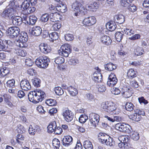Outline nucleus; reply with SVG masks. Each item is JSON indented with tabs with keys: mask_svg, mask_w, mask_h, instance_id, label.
<instances>
[{
	"mask_svg": "<svg viewBox=\"0 0 149 149\" xmlns=\"http://www.w3.org/2000/svg\"><path fill=\"white\" fill-rule=\"evenodd\" d=\"M98 7V4L96 2H94L93 3L86 6V8L88 10L95 11Z\"/></svg>",
	"mask_w": 149,
	"mask_h": 149,
	"instance_id": "obj_23",
	"label": "nucleus"
},
{
	"mask_svg": "<svg viewBox=\"0 0 149 149\" xmlns=\"http://www.w3.org/2000/svg\"><path fill=\"white\" fill-rule=\"evenodd\" d=\"M85 99L88 101H92L94 99V96L91 93H87L84 96Z\"/></svg>",
	"mask_w": 149,
	"mask_h": 149,
	"instance_id": "obj_57",
	"label": "nucleus"
},
{
	"mask_svg": "<svg viewBox=\"0 0 149 149\" xmlns=\"http://www.w3.org/2000/svg\"><path fill=\"white\" fill-rule=\"evenodd\" d=\"M123 90L124 91L123 93V95L124 97L126 98L130 97L133 93L132 89L129 87H125Z\"/></svg>",
	"mask_w": 149,
	"mask_h": 149,
	"instance_id": "obj_16",
	"label": "nucleus"
},
{
	"mask_svg": "<svg viewBox=\"0 0 149 149\" xmlns=\"http://www.w3.org/2000/svg\"><path fill=\"white\" fill-rule=\"evenodd\" d=\"M16 1L15 0L10 1L9 2V5L7 7L8 8H12L13 9H15V7L16 6L15 4Z\"/></svg>",
	"mask_w": 149,
	"mask_h": 149,
	"instance_id": "obj_61",
	"label": "nucleus"
},
{
	"mask_svg": "<svg viewBox=\"0 0 149 149\" xmlns=\"http://www.w3.org/2000/svg\"><path fill=\"white\" fill-rule=\"evenodd\" d=\"M115 128L120 132L130 134L132 131L130 126L127 124L120 123L116 124L115 125Z\"/></svg>",
	"mask_w": 149,
	"mask_h": 149,
	"instance_id": "obj_5",
	"label": "nucleus"
},
{
	"mask_svg": "<svg viewBox=\"0 0 149 149\" xmlns=\"http://www.w3.org/2000/svg\"><path fill=\"white\" fill-rule=\"evenodd\" d=\"M141 116L139 115L136 113V112L134 111V113L131 115L130 116V118L133 120H135L136 121H138L140 120Z\"/></svg>",
	"mask_w": 149,
	"mask_h": 149,
	"instance_id": "obj_47",
	"label": "nucleus"
},
{
	"mask_svg": "<svg viewBox=\"0 0 149 149\" xmlns=\"http://www.w3.org/2000/svg\"><path fill=\"white\" fill-rule=\"evenodd\" d=\"M15 53L18 56L24 57L27 54V52L25 50L20 49H17L15 50Z\"/></svg>",
	"mask_w": 149,
	"mask_h": 149,
	"instance_id": "obj_34",
	"label": "nucleus"
},
{
	"mask_svg": "<svg viewBox=\"0 0 149 149\" xmlns=\"http://www.w3.org/2000/svg\"><path fill=\"white\" fill-rule=\"evenodd\" d=\"M134 106L131 102H127L125 105V108L127 111H131L134 109Z\"/></svg>",
	"mask_w": 149,
	"mask_h": 149,
	"instance_id": "obj_45",
	"label": "nucleus"
},
{
	"mask_svg": "<svg viewBox=\"0 0 149 149\" xmlns=\"http://www.w3.org/2000/svg\"><path fill=\"white\" fill-rule=\"evenodd\" d=\"M49 14L47 13H45L43 14L40 18V21L43 22H45L47 21L49 18H50Z\"/></svg>",
	"mask_w": 149,
	"mask_h": 149,
	"instance_id": "obj_43",
	"label": "nucleus"
},
{
	"mask_svg": "<svg viewBox=\"0 0 149 149\" xmlns=\"http://www.w3.org/2000/svg\"><path fill=\"white\" fill-rule=\"evenodd\" d=\"M57 126L55 122L53 121L47 127V132L49 133H53Z\"/></svg>",
	"mask_w": 149,
	"mask_h": 149,
	"instance_id": "obj_24",
	"label": "nucleus"
},
{
	"mask_svg": "<svg viewBox=\"0 0 149 149\" xmlns=\"http://www.w3.org/2000/svg\"><path fill=\"white\" fill-rule=\"evenodd\" d=\"M123 34L120 32H118L115 34V37L116 40L119 42H120L122 39Z\"/></svg>",
	"mask_w": 149,
	"mask_h": 149,
	"instance_id": "obj_44",
	"label": "nucleus"
},
{
	"mask_svg": "<svg viewBox=\"0 0 149 149\" xmlns=\"http://www.w3.org/2000/svg\"><path fill=\"white\" fill-rule=\"evenodd\" d=\"M134 52L136 55L139 56L143 54V51L142 48L137 47L134 49Z\"/></svg>",
	"mask_w": 149,
	"mask_h": 149,
	"instance_id": "obj_48",
	"label": "nucleus"
},
{
	"mask_svg": "<svg viewBox=\"0 0 149 149\" xmlns=\"http://www.w3.org/2000/svg\"><path fill=\"white\" fill-rule=\"evenodd\" d=\"M25 63L26 65L29 66H32L33 63V62L32 61L31 59L29 58L26 59L25 60Z\"/></svg>",
	"mask_w": 149,
	"mask_h": 149,
	"instance_id": "obj_63",
	"label": "nucleus"
},
{
	"mask_svg": "<svg viewBox=\"0 0 149 149\" xmlns=\"http://www.w3.org/2000/svg\"><path fill=\"white\" fill-rule=\"evenodd\" d=\"M62 115L65 120L68 122L71 121L73 119V115L72 113L69 110H65L63 113Z\"/></svg>",
	"mask_w": 149,
	"mask_h": 149,
	"instance_id": "obj_11",
	"label": "nucleus"
},
{
	"mask_svg": "<svg viewBox=\"0 0 149 149\" xmlns=\"http://www.w3.org/2000/svg\"><path fill=\"white\" fill-rule=\"evenodd\" d=\"M109 136L106 134L104 133H100L98 135L100 142L104 144L105 143V140H107Z\"/></svg>",
	"mask_w": 149,
	"mask_h": 149,
	"instance_id": "obj_29",
	"label": "nucleus"
},
{
	"mask_svg": "<svg viewBox=\"0 0 149 149\" xmlns=\"http://www.w3.org/2000/svg\"><path fill=\"white\" fill-rule=\"evenodd\" d=\"M106 26L107 28L109 29V31H112L115 29L117 26L114 22L110 21L107 23Z\"/></svg>",
	"mask_w": 149,
	"mask_h": 149,
	"instance_id": "obj_25",
	"label": "nucleus"
},
{
	"mask_svg": "<svg viewBox=\"0 0 149 149\" xmlns=\"http://www.w3.org/2000/svg\"><path fill=\"white\" fill-rule=\"evenodd\" d=\"M61 27V24L59 23L54 24L53 25V29L57 31Z\"/></svg>",
	"mask_w": 149,
	"mask_h": 149,
	"instance_id": "obj_62",
	"label": "nucleus"
},
{
	"mask_svg": "<svg viewBox=\"0 0 149 149\" xmlns=\"http://www.w3.org/2000/svg\"><path fill=\"white\" fill-rule=\"evenodd\" d=\"M39 127L38 125H36L33 127L31 125L29 127V132L30 134L34 135L36 132L39 131Z\"/></svg>",
	"mask_w": 149,
	"mask_h": 149,
	"instance_id": "obj_31",
	"label": "nucleus"
},
{
	"mask_svg": "<svg viewBox=\"0 0 149 149\" xmlns=\"http://www.w3.org/2000/svg\"><path fill=\"white\" fill-rule=\"evenodd\" d=\"M114 19V22L120 24H122L125 21L124 16L121 14L115 15Z\"/></svg>",
	"mask_w": 149,
	"mask_h": 149,
	"instance_id": "obj_20",
	"label": "nucleus"
},
{
	"mask_svg": "<svg viewBox=\"0 0 149 149\" xmlns=\"http://www.w3.org/2000/svg\"><path fill=\"white\" fill-rule=\"evenodd\" d=\"M83 146L85 149H93V146L91 143L89 141L86 140L84 142Z\"/></svg>",
	"mask_w": 149,
	"mask_h": 149,
	"instance_id": "obj_35",
	"label": "nucleus"
},
{
	"mask_svg": "<svg viewBox=\"0 0 149 149\" xmlns=\"http://www.w3.org/2000/svg\"><path fill=\"white\" fill-rule=\"evenodd\" d=\"M8 41L7 40H0V51L3 50L5 51L8 47Z\"/></svg>",
	"mask_w": 149,
	"mask_h": 149,
	"instance_id": "obj_27",
	"label": "nucleus"
},
{
	"mask_svg": "<svg viewBox=\"0 0 149 149\" xmlns=\"http://www.w3.org/2000/svg\"><path fill=\"white\" fill-rule=\"evenodd\" d=\"M49 61V59L47 57L44 56L37 58L35 63L38 67L45 69L48 66Z\"/></svg>",
	"mask_w": 149,
	"mask_h": 149,
	"instance_id": "obj_3",
	"label": "nucleus"
},
{
	"mask_svg": "<svg viewBox=\"0 0 149 149\" xmlns=\"http://www.w3.org/2000/svg\"><path fill=\"white\" fill-rule=\"evenodd\" d=\"M15 81L13 79L10 80L6 82V85L8 87L13 88L15 86Z\"/></svg>",
	"mask_w": 149,
	"mask_h": 149,
	"instance_id": "obj_51",
	"label": "nucleus"
},
{
	"mask_svg": "<svg viewBox=\"0 0 149 149\" xmlns=\"http://www.w3.org/2000/svg\"><path fill=\"white\" fill-rule=\"evenodd\" d=\"M128 9L129 11L132 12L135 11L136 9V7L133 4H129Z\"/></svg>",
	"mask_w": 149,
	"mask_h": 149,
	"instance_id": "obj_60",
	"label": "nucleus"
},
{
	"mask_svg": "<svg viewBox=\"0 0 149 149\" xmlns=\"http://www.w3.org/2000/svg\"><path fill=\"white\" fill-rule=\"evenodd\" d=\"M13 25L15 26H20L22 23L23 17L22 18L18 16H13L10 18Z\"/></svg>",
	"mask_w": 149,
	"mask_h": 149,
	"instance_id": "obj_15",
	"label": "nucleus"
},
{
	"mask_svg": "<svg viewBox=\"0 0 149 149\" xmlns=\"http://www.w3.org/2000/svg\"><path fill=\"white\" fill-rule=\"evenodd\" d=\"M49 37L51 39V41L52 42L54 40H55L57 39L58 38V33L55 32L50 33L49 34Z\"/></svg>",
	"mask_w": 149,
	"mask_h": 149,
	"instance_id": "obj_38",
	"label": "nucleus"
},
{
	"mask_svg": "<svg viewBox=\"0 0 149 149\" xmlns=\"http://www.w3.org/2000/svg\"><path fill=\"white\" fill-rule=\"evenodd\" d=\"M104 66L106 70L109 71L115 70L117 67L116 65L111 62L105 64Z\"/></svg>",
	"mask_w": 149,
	"mask_h": 149,
	"instance_id": "obj_26",
	"label": "nucleus"
},
{
	"mask_svg": "<svg viewBox=\"0 0 149 149\" xmlns=\"http://www.w3.org/2000/svg\"><path fill=\"white\" fill-rule=\"evenodd\" d=\"M41 51L45 54H47L50 52L51 49L49 46L44 43H41L39 46Z\"/></svg>",
	"mask_w": 149,
	"mask_h": 149,
	"instance_id": "obj_17",
	"label": "nucleus"
},
{
	"mask_svg": "<svg viewBox=\"0 0 149 149\" xmlns=\"http://www.w3.org/2000/svg\"><path fill=\"white\" fill-rule=\"evenodd\" d=\"M68 91L69 94L72 96H76L78 93L77 89L74 86H72L69 87Z\"/></svg>",
	"mask_w": 149,
	"mask_h": 149,
	"instance_id": "obj_28",
	"label": "nucleus"
},
{
	"mask_svg": "<svg viewBox=\"0 0 149 149\" xmlns=\"http://www.w3.org/2000/svg\"><path fill=\"white\" fill-rule=\"evenodd\" d=\"M45 103L47 105L50 106H55L57 104V102L55 100L52 99L46 100Z\"/></svg>",
	"mask_w": 149,
	"mask_h": 149,
	"instance_id": "obj_40",
	"label": "nucleus"
},
{
	"mask_svg": "<svg viewBox=\"0 0 149 149\" xmlns=\"http://www.w3.org/2000/svg\"><path fill=\"white\" fill-rule=\"evenodd\" d=\"M100 40L102 43L107 45H109L110 44L112 41L110 37L106 35L101 36Z\"/></svg>",
	"mask_w": 149,
	"mask_h": 149,
	"instance_id": "obj_19",
	"label": "nucleus"
},
{
	"mask_svg": "<svg viewBox=\"0 0 149 149\" xmlns=\"http://www.w3.org/2000/svg\"><path fill=\"white\" fill-rule=\"evenodd\" d=\"M124 31L126 34L130 36L134 34L135 33L134 30L131 29H128L127 28H126L124 29Z\"/></svg>",
	"mask_w": 149,
	"mask_h": 149,
	"instance_id": "obj_53",
	"label": "nucleus"
},
{
	"mask_svg": "<svg viewBox=\"0 0 149 149\" xmlns=\"http://www.w3.org/2000/svg\"><path fill=\"white\" fill-rule=\"evenodd\" d=\"M19 38L22 41H23V42H26L28 40V37L27 33H23V34H21V36H19Z\"/></svg>",
	"mask_w": 149,
	"mask_h": 149,
	"instance_id": "obj_52",
	"label": "nucleus"
},
{
	"mask_svg": "<svg viewBox=\"0 0 149 149\" xmlns=\"http://www.w3.org/2000/svg\"><path fill=\"white\" fill-rule=\"evenodd\" d=\"M63 16L59 13H51L50 15V20L52 22L59 21L62 19Z\"/></svg>",
	"mask_w": 149,
	"mask_h": 149,
	"instance_id": "obj_18",
	"label": "nucleus"
},
{
	"mask_svg": "<svg viewBox=\"0 0 149 149\" xmlns=\"http://www.w3.org/2000/svg\"><path fill=\"white\" fill-rule=\"evenodd\" d=\"M97 88L99 91L101 92H104L106 89V86L103 85H99L97 86Z\"/></svg>",
	"mask_w": 149,
	"mask_h": 149,
	"instance_id": "obj_58",
	"label": "nucleus"
},
{
	"mask_svg": "<svg viewBox=\"0 0 149 149\" xmlns=\"http://www.w3.org/2000/svg\"><path fill=\"white\" fill-rule=\"evenodd\" d=\"M42 30L41 28L38 26L34 27L32 29L31 33L36 36L40 35L41 33Z\"/></svg>",
	"mask_w": 149,
	"mask_h": 149,
	"instance_id": "obj_22",
	"label": "nucleus"
},
{
	"mask_svg": "<svg viewBox=\"0 0 149 149\" xmlns=\"http://www.w3.org/2000/svg\"><path fill=\"white\" fill-rule=\"evenodd\" d=\"M8 36L10 38H13L17 37L19 34L20 29L17 27H12L8 29Z\"/></svg>",
	"mask_w": 149,
	"mask_h": 149,
	"instance_id": "obj_9",
	"label": "nucleus"
},
{
	"mask_svg": "<svg viewBox=\"0 0 149 149\" xmlns=\"http://www.w3.org/2000/svg\"><path fill=\"white\" fill-rule=\"evenodd\" d=\"M37 20V17L33 15L29 17L27 15L23 16V22L25 24L33 25L34 24Z\"/></svg>",
	"mask_w": 149,
	"mask_h": 149,
	"instance_id": "obj_8",
	"label": "nucleus"
},
{
	"mask_svg": "<svg viewBox=\"0 0 149 149\" xmlns=\"http://www.w3.org/2000/svg\"><path fill=\"white\" fill-rule=\"evenodd\" d=\"M71 51L70 45L65 44L61 47V49L58 50V52L60 55L66 57H68Z\"/></svg>",
	"mask_w": 149,
	"mask_h": 149,
	"instance_id": "obj_7",
	"label": "nucleus"
},
{
	"mask_svg": "<svg viewBox=\"0 0 149 149\" xmlns=\"http://www.w3.org/2000/svg\"><path fill=\"white\" fill-rule=\"evenodd\" d=\"M54 90L55 93L58 95H61L64 93L63 90L59 87H55Z\"/></svg>",
	"mask_w": 149,
	"mask_h": 149,
	"instance_id": "obj_42",
	"label": "nucleus"
},
{
	"mask_svg": "<svg viewBox=\"0 0 149 149\" xmlns=\"http://www.w3.org/2000/svg\"><path fill=\"white\" fill-rule=\"evenodd\" d=\"M88 119V117L85 115H82L79 118V121L81 123H84Z\"/></svg>",
	"mask_w": 149,
	"mask_h": 149,
	"instance_id": "obj_54",
	"label": "nucleus"
},
{
	"mask_svg": "<svg viewBox=\"0 0 149 149\" xmlns=\"http://www.w3.org/2000/svg\"><path fill=\"white\" fill-rule=\"evenodd\" d=\"M1 73L4 76L6 75L9 73V70L8 68L4 67L1 69Z\"/></svg>",
	"mask_w": 149,
	"mask_h": 149,
	"instance_id": "obj_55",
	"label": "nucleus"
},
{
	"mask_svg": "<svg viewBox=\"0 0 149 149\" xmlns=\"http://www.w3.org/2000/svg\"><path fill=\"white\" fill-rule=\"evenodd\" d=\"M130 136L132 139L135 141H136L139 139V134L138 133L135 132H132L130 134H129Z\"/></svg>",
	"mask_w": 149,
	"mask_h": 149,
	"instance_id": "obj_41",
	"label": "nucleus"
},
{
	"mask_svg": "<svg viewBox=\"0 0 149 149\" xmlns=\"http://www.w3.org/2000/svg\"><path fill=\"white\" fill-rule=\"evenodd\" d=\"M62 132V129L61 127H56V128H55L54 133L55 134L58 135L61 134Z\"/></svg>",
	"mask_w": 149,
	"mask_h": 149,
	"instance_id": "obj_59",
	"label": "nucleus"
},
{
	"mask_svg": "<svg viewBox=\"0 0 149 149\" xmlns=\"http://www.w3.org/2000/svg\"><path fill=\"white\" fill-rule=\"evenodd\" d=\"M96 20L94 17H89L84 19L83 24L87 26H91L94 25L96 22Z\"/></svg>",
	"mask_w": 149,
	"mask_h": 149,
	"instance_id": "obj_12",
	"label": "nucleus"
},
{
	"mask_svg": "<svg viewBox=\"0 0 149 149\" xmlns=\"http://www.w3.org/2000/svg\"><path fill=\"white\" fill-rule=\"evenodd\" d=\"M140 37L141 36L139 34H135L132 36L131 37H129V38L130 40H134L140 38Z\"/></svg>",
	"mask_w": 149,
	"mask_h": 149,
	"instance_id": "obj_64",
	"label": "nucleus"
},
{
	"mask_svg": "<svg viewBox=\"0 0 149 149\" xmlns=\"http://www.w3.org/2000/svg\"><path fill=\"white\" fill-rule=\"evenodd\" d=\"M14 43L17 46L21 47H25L27 46L26 43L23 42V41L20 40L19 38L14 41Z\"/></svg>",
	"mask_w": 149,
	"mask_h": 149,
	"instance_id": "obj_32",
	"label": "nucleus"
},
{
	"mask_svg": "<svg viewBox=\"0 0 149 149\" xmlns=\"http://www.w3.org/2000/svg\"><path fill=\"white\" fill-rule=\"evenodd\" d=\"M101 106L105 111L109 113L118 114L120 112V108L112 102H103L102 103Z\"/></svg>",
	"mask_w": 149,
	"mask_h": 149,
	"instance_id": "obj_1",
	"label": "nucleus"
},
{
	"mask_svg": "<svg viewBox=\"0 0 149 149\" xmlns=\"http://www.w3.org/2000/svg\"><path fill=\"white\" fill-rule=\"evenodd\" d=\"M136 72L134 71L133 69H129L127 72V74L129 77L133 78L136 77Z\"/></svg>",
	"mask_w": 149,
	"mask_h": 149,
	"instance_id": "obj_39",
	"label": "nucleus"
},
{
	"mask_svg": "<svg viewBox=\"0 0 149 149\" xmlns=\"http://www.w3.org/2000/svg\"><path fill=\"white\" fill-rule=\"evenodd\" d=\"M72 138L71 136H65L63 139V144L64 146L68 147L72 144Z\"/></svg>",
	"mask_w": 149,
	"mask_h": 149,
	"instance_id": "obj_14",
	"label": "nucleus"
},
{
	"mask_svg": "<svg viewBox=\"0 0 149 149\" xmlns=\"http://www.w3.org/2000/svg\"><path fill=\"white\" fill-rule=\"evenodd\" d=\"M65 40L67 41H71L74 38L73 35L70 34H67L65 35Z\"/></svg>",
	"mask_w": 149,
	"mask_h": 149,
	"instance_id": "obj_56",
	"label": "nucleus"
},
{
	"mask_svg": "<svg viewBox=\"0 0 149 149\" xmlns=\"http://www.w3.org/2000/svg\"><path fill=\"white\" fill-rule=\"evenodd\" d=\"M68 63L70 65H76L79 63V61L78 59L76 58H72L69 61Z\"/></svg>",
	"mask_w": 149,
	"mask_h": 149,
	"instance_id": "obj_50",
	"label": "nucleus"
},
{
	"mask_svg": "<svg viewBox=\"0 0 149 149\" xmlns=\"http://www.w3.org/2000/svg\"><path fill=\"white\" fill-rule=\"evenodd\" d=\"M32 81L33 84L36 87H40L41 81L38 78H35L33 79H32Z\"/></svg>",
	"mask_w": 149,
	"mask_h": 149,
	"instance_id": "obj_49",
	"label": "nucleus"
},
{
	"mask_svg": "<svg viewBox=\"0 0 149 149\" xmlns=\"http://www.w3.org/2000/svg\"><path fill=\"white\" fill-rule=\"evenodd\" d=\"M20 85L22 89L25 91H27L31 88V86L29 82L26 79L22 80L20 82Z\"/></svg>",
	"mask_w": 149,
	"mask_h": 149,
	"instance_id": "obj_13",
	"label": "nucleus"
},
{
	"mask_svg": "<svg viewBox=\"0 0 149 149\" xmlns=\"http://www.w3.org/2000/svg\"><path fill=\"white\" fill-rule=\"evenodd\" d=\"M52 145L54 149H59L60 145V141L58 139H54L53 140Z\"/></svg>",
	"mask_w": 149,
	"mask_h": 149,
	"instance_id": "obj_37",
	"label": "nucleus"
},
{
	"mask_svg": "<svg viewBox=\"0 0 149 149\" xmlns=\"http://www.w3.org/2000/svg\"><path fill=\"white\" fill-rule=\"evenodd\" d=\"M118 81V79L115 74H111L109 76L107 82V85L110 87L115 85Z\"/></svg>",
	"mask_w": 149,
	"mask_h": 149,
	"instance_id": "obj_10",
	"label": "nucleus"
},
{
	"mask_svg": "<svg viewBox=\"0 0 149 149\" xmlns=\"http://www.w3.org/2000/svg\"><path fill=\"white\" fill-rule=\"evenodd\" d=\"M30 6V1L29 0H25L22 3V8H23L24 10H26Z\"/></svg>",
	"mask_w": 149,
	"mask_h": 149,
	"instance_id": "obj_46",
	"label": "nucleus"
},
{
	"mask_svg": "<svg viewBox=\"0 0 149 149\" xmlns=\"http://www.w3.org/2000/svg\"><path fill=\"white\" fill-rule=\"evenodd\" d=\"M45 96V93L41 90L29 92L28 95L29 100L34 103L41 102Z\"/></svg>",
	"mask_w": 149,
	"mask_h": 149,
	"instance_id": "obj_2",
	"label": "nucleus"
},
{
	"mask_svg": "<svg viewBox=\"0 0 149 149\" xmlns=\"http://www.w3.org/2000/svg\"><path fill=\"white\" fill-rule=\"evenodd\" d=\"M17 12L15 9H13L12 8H8L7 7L5 8L3 12L2 15L6 19L12 18L13 16L17 15Z\"/></svg>",
	"mask_w": 149,
	"mask_h": 149,
	"instance_id": "obj_6",
	"label": "nucleus"
},
{
	"mask_svg": "<svg viewBox=\"0 0 149 149\" xmlns=\"http://www.w3.org/2000/svg\"><path fill=\"white\" fill-rule=\"evenodd\" d=\"M105 144L108 146L113 147L115 145V141L112 138L109 136L107 140H105Z\"/></svg>",
	"mask_w": 149,
	"mask_h": 149,
	"instance_id": "obj_33",
	"label": "nucleus"
},
{
	"mask_svg": "<svg viewBox=\"0 0 149 149\" xmlns=\"http://www.w3.org/2000/svg\"><path fill=\"white\" fill-rule=\"evenodd\" d=\"M82 6V5L80 2L76 1L72 3V8L74 11L78 12Z\"/></svg>",
	"mask_w": 149,
	"mask_h": 149,
	"instance_id": "obj_30",
	"label": "nucleus"
},
{
	"mask_svg": "<svg viewBox=\"0 0 149 149\" xmlns=\"http://www.w3.org/2000/svg\"><path fill=\"white\" fill-rule=\"evenodd\" d=\"M56 64L58 65H60L63 63L65 61L64 58L61 56H58L53 59Z\"/></svg>",
	"mask_w": 149,
	"mask_h": 149,
	"instance_id": "obj_36",
	"label": "nucleus"
},
{
	"mask_svg": "<svg viewBox=\"0 0 149 149\" xmlns=\"http://www.w3.org/2000/svg\"><path fill=\"white\" fill-rule=\"evenodd\" d=\"M56 10L61 13H65L67 10L66 6L65 4L62 3L58 4L55 6Z\"/></svg>",
	"mask_w": 149,
	"mask_h": 149,
	"instance_id": "obj_21",
	"label": "nucleus"
},
{
	"mask_svg": "<svg viewBox=\"0 0 149 149\" xmlns=\"http://www.w3.org/2000/svg\"><path fill=\"white\" fill-rule=\"evenodd\" d=\"M100 120L99 115L95 113H91L89 115V121L88 123L89 127L92 128L95 127L98 125Z\"/></svg>",
	"mask_w": 149,
	"mask_h": 149,
	"instance_id": "obj_4",
	"label": "nucleus"
}]
</instances>
